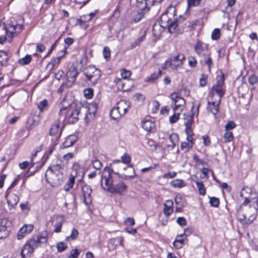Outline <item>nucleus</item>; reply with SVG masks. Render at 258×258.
Returning a JSON list of instances; mask_svg holds the SVG:
<instances>
[{
	"label": "nucleus",
	"mask_w": 258,
	"mask_h": 258,
	"mask_svg": "<svg viewBox=\"0 0 258 258\" xmlns=\"http://www.w3.org/2000/svg\"><path fill=\"white\" fill-rule=\"evenodd\" d=\"M188 65L191 68H195L197 65V61L194 57L189 56L188 58Z\"/></svg>",
	"instance_id": "59"
},
{
	"label": "nucleus",
	"mask_w": 258,
	"mask_h": 258,
	"mask_svg": "<svg viewBox=\"0 0 258 258\" xmlns=\"http://www.w3.org/2000/svg\"><path fill=\"white\" fill-rule=\"evenodd\" d=\"M19 201V198L16 194H11L7 197L8 204L12 208L17 204Z\"/></svg>",
	"instance_id": "28"
},
{
	"label": "nucleus",
	"mask_w": 258,
	"mask_h": 258,
	"mask_svg": "<svg viewBox=\"0 0 258 258\" xmlns=\"http://www.w3.org/2000/svg\"><path fill=\"white\" fill-rule=\"evenodd\" d=\"M110 116L111 119L113 120H118L122 116V115L120 114V112L116 109L115 106L111 110Z\"/></svg>",
	"instance_id": "32"
},
{
	"label": "nucleus",
	"mask_w": 258,
	"mask_h": 258,
	"mask_svg": "<svg viewBox=\"0 0 258 258\" xmlns=\"http://www.w3.org/2000/svg\"><path fill=\"white\" fill-rule=\"evenodd\" d=\"M169 139L171 143V144L168 145V146L173 149L175 147L176 143L178 140V136L176 133H173L169 136Z\"/></svg>",
	"instance_id": "37"
},
{
	"label": "nucleus",
	"mask_w": 258,
	"mask_h": 258,
	"mask_svg": "<svg viewBox=\"0 0 258 258\" xmlns=\"http://www.w3.org/2000/svg\"><path fill=\"white\" fill-rule=\"evenodd\" d=\"M92 190L91 186L85 184L82 187L83 201L86 205H89L92 203Z\"/></svg>",
	"instance_id": "18"
},
{
	"label": "nucleus",
	"mask_w": 258,
	"mask_h": 258,
	"mask_svg": "<svg viewBox=\"0 0 258 258\" xmlns=\"http://www.w3.org/2000/svg\"><path fill=\"white\" fill-rule=\"evenodd\" d=\"M120 74L123 80H127L132 74L130 71L124 69L121 71Z\"/></svg>",
	"instance_id": "50"
},
{
	"label": "nucleus",
	"mask_w": 258,
	"mask_h": 258,
	"mask_svg": "<svg viewBox=\"0 0 258 258\" xmlns=\"http://www.w3.org/2000/svg\"><path fill=\"white\" fill-rule=\"evenodd\" d=\"M170 97L174 102V107L173 108L174 111H176L179 108L184 106L185 104L184 99L180 96L178 93H172Z\"/></svg>",
	"instance_id": "17"
},
{
	"label": "nucleus",
	"mask_w": 258,
	"mask_h": 258,
	"mask_svg": "<svg viewBox=\"0 0 258 258\" xmlns=\"http://www.w3.org/2000/svg\"><path fill=\"white\" fill-rule=\"evenodd\" d=\"M78 231L76 228H73L71 230V233L70 235L66 237V240L67 241L75 240L78 238Z\"/></svg>",
	"instance_id": "33"
},
{
	"label": "nucleus",
	"mask_w": 258,
	"mask_h": 258,
	"mask_svg": "<svg viewBox=\"0 0 258 258\" xmlns=\"http://www.w3.org/2000/svg\"><path fill=\"white\" fill-rule=\"evenodd\" d=\"M79 72L75 67H71L67 73L66 76L67 82L66 85L68 87L72 86L76 81V77Z\"/></svg>",
	"instance_id": "15"
},
{
	"label": "nucleus",
	"mask_w": 258,
	"mask_h": 258,
	"mask_svg": "<svg viewBox=\"0 0 258 258\" xmlns=\"http://www.w3.org/2000/svg\"><path fill=\"white\" fill-rule=\"evenodd\" d=\"M45 178L46 181L52 186H55L61 184L63 176L48 168L45 172Z\"/></svg>",
	"instance_id": "10"
},
{
	"label": "nucleus",
	"mask_w": 258,
	"mask_h": 258,
	"mask_svg": "<svg viewBox=\"0 0 258 258\" xmlns=\"http://www.w3.org/2000/svg\"><path fill=\"white\" fill-rule=\"evenodd\" d=\"M195 50L199 55L202 54L205 51L208 50L209 48V45L207 43H204L201 41H197L195 46Z\"/></svg>",
	"instance_id": "22"
},
{
	"label": "nucleus",
	"mask_w": 258,
	"mask_h": 258,
	"mask_svg": "<svg viewBox=\"0 0 258 258\" xmlns=\"http://www.w3.org/2000/svg\"><path fill=\"white\" fill-rule=\"evenodd\" d=\"M164 214L169 216L173 211V203L172 200H167L166 203L164 204Z\"/></svg>",
	"instance_id": "25"
},
{
	"label": "nucleus",
	"mask_w": 258,
	"mask_h": 258,
	"mask_svg": "<svg viewBox=\"0 0 258 258\" xmlns=\"http://www.w3.org/2000/svg\"><path fill=\"white\" fill-rule=\"evenodd\" d=\"M171 185L174 187L181 188L185 186V183L183 180L181 179H177L172 181L171 182Z\"/></svg>",
	"instance_id": "43"
},
{
	"label": "nucleus",
	"mask_w": 258,
	"mask_h": 258,
	"mask_svg": "<svg viewBox=\"0 0 258 258\" xmlns=\"http://www.w3.org/2000/svg\"><path fill=\"white\" fill-rule=\"evenodd\" d=\"M185 58L184 54L179 53L169 59V66L172 70H177L183 64Z\"/></svg>",
	"instance_id": "14"
},
{
	"label": "nucleus",
	"mask_w": 258,
	"mask_h": 258,
	"mask_svg": "<svg viewBox=\"0 0 258 258\" xmlns=\"http://www.w3.org/2000/svg\"><path fill=\"white\" fill-rule=\"evenodd\" d=\"M175 12V8L174 7L172 6H169L166 11V14H167V19L166 20L168 23H166L167 24L165 25V27H168V31L170 33H174L176 28L178 26L177 23L179 21V19L182 18L181 16H179L178 18H176L175 20L171 21V20L168 18V15H170L171 16L174 15Z\"/></svg>",
	"instance_id": "11"
},
{
	"label": "nucleus",
	"mask_w": 258,
	"mask_h": 258,
	"mask_svg": "<svg viewBox=\"0 0 258 258\" xmlns=\"http://www.w3.org/2000/svg\"><path fill=\"white\" fill-rule=\"evenodd\" d=\"M48 169L52 170L57 174H61L63 176V167L60 164L54 165L49 167Z\"/></svg>",
	"instance_id": "34"
},
{
	"label": "nucleus",
	"mask_w": 258,
	"mask_h": 258,
	"mask_svg": "<svg viewBox=\"0 0 258 258\" xmlns=\"http://www.w3.org/2000/svg\"><path fill=\"white\" fill-rule=\"evenodd\" d=\"M31 59L32 58L31 55H26L24 57L19 59L18 60V63L20 65H26L30 62Z\"/></svg>",
	"instance_id": "42"
},
{
	"label": "nucleus",
	"mask_w": 258,
	"mask_h": 258,
	"mask_svg": "<svg viewBox=\"0 0 258 258\" xmlns=\"http://www.w3.org/2000/svg\"><path fill=\"white\" fill-rule=\"evenodd\" d=\"M33 229V226L31 224L25 225L19 231L17 237L18 239H21L26 235L30 233Z\"/></svg>",
	"instance_id": "21"
},
{
	"label": "nucleus",
	"mask_w": 258,
	"mask_h": 258,
	"mask_svg": "<svg viewBox=\"0 0 258 258\" xmlns=\"http://www.w3.org/2000/svg\"><path fill=\"white\" fill-rule=\"evenodd\" d=\"M48 234L46 232L42 233L40 235L34 236L29 239L23 246L21 250L22 258H28L34 252L40 243H45L47 241Z\"/></svg>",
	"instance_id": "2"
},
{
	"label": "nucleus",
	"mask_w": 258,
	"mask_h": 258,
	"mask_svg": "<svg viewBox=\"0 0 258 258\" xmlns=\"http://www.w3.org/2000/svg\"><path fill=\"white\" fill-rule=\"evenodd\" d=\"M181 149L184 152H187L189 149L192 147V143L183 142L181 144Z\"/></svg>",
	"instance_id": "47"
},
{
	"label": "nucleus",
	"mask_w": 258,
	"mask_h": 258,
	"mask_svg": "<svg viewBox=\"0 0 258 258\" xmlns=\"http://www.w3.org/2000/svg\"><path fill=\"white\" fill-rule=\"evenodd\" d=\"M216 80V84L214 85L211 90L210 98H215V95H217V99L221 100V98L224 96L226 91L224 85V75L222 74L218 76Z\"/></svg>",
	"instance_id": "6"
},
{
	"label": "nucleus",
	"mask_w": 258,
	"mask_h": 258,
	"mask_svg": "<svg viewBox=\"0 0 258 258\" xmlns=\"http://www.w3.org/2000/svg\"><path fill=\"white\" fill-rule=\"evenodd\" d=\"M103 53L105 59L107 60L110 57V51L108 47L106 46L104 47Z\"/></svg>",
	"instance_id": "62"
},
{
	"label": "nucleus",
	"mask_w": 258,
	"mask_h": 258,
	"mask_svg": "<svg viewBox=\"0 0 258 258\" xmlns=\"http://www.w3.org/2000/svg\"><path fill=\"white\" fill-rule=\"evenodd\" d=\"M86 109L87 111L82 112V113H84L85 117L89 119L93 118L95 116L97 111V109H95L94 108H89V107H88V108H86Z\"/></svg>",
	"instance_id": "36"
},
{
	"label": "nucleus",
	"mask_w": 258,
	"mask_h": 258,
	"mask_svg": "<svg viewBox=\"0 0 258 258\" xmlns=\"http://www.w3.org/2000/svg\"><path fill=\"white\" fill-rule=\"evenodd\" d=\"M139 9L141 11V12H138L137 14V15H136L134 17V21L135 22H139L142 19V18L144 17L145 13L147 12V11H145L144 10H142L140 9Z\"/></svg>",
	"instance_id": "48"
},
{
	"label": "nucleus",
	"mask_w": 258,
	"mask_h": 258,
	"mask_svg": "<svg viewBox=\"0 0 258 258\" xmlns=\"http://www.w3.org/2000/svg\"><path fill=\"white\" fill-rule=\"evenodd\" d=\"M23 27L22 25L12 23L6 24L4 28L6 36L0 37V43L4 44L6 41L11 42L13 38L18 33L21 32Z\"/></svg>",
	"instance_id": "5"
},
{
	"label": "nucleus",
	"mask_w": 258,
	"mask_h": 258,
	"mask_svg": "<svg viewBox=\"0 0 258 258\" xmlns=\"http://www.w3.org/2000/svg\"><path fill=\"white\" fill-rule=\"evenodd\" d=\"M77 140V137L74 135L68 136L61 145L62 148H67L73 145Z\"/></svg>",
	"instance_id": "24"
},
{
	"label": "nucleus",
	"mask_w": 258,
	"mask_h": 258,
	"mask_svg": "<svg viewBox=\"0 0 258 258\" xmlns=\"http://www.w3.org/2000/svg\"><path fill=\"white\" fill-rule=\"evenodd\" d=\"M220 37V30L219 29L216 28L212 32L211 38L213 40H217Z\"/></svg>",
	"instance_id": "46"
},
{
	"label": "nucleus",
	"mask_w": 258,
	"mask_h": 258,
	"mask_svg": "<svg viewBox=\"0 0 258 258\" xmlns=\"http://www.w3.org/2000/svg\"><path fill=\"white\" fill-rule=\"evenodd\" d=\"M75 180V176L71 174L69 176V180L64 185L63 188L64 190L68 191L73 187Z\"/></svg>",
	"instance_id": "30"
},
{
	"label": "nucleus",
	"mask_w": 258,
	"mask_h": 258,
	"mask_svg": "<svg viewBox=\"0 0 258 258\" xmlns=\"http://www.w3.org/2000/svg\"><path fill=\"white\" fill-rule=\"evenodd\" d=\"M162 74V71L159 70L158 73H153L147 78V81H154L157 79Z\"/></svg>",
	"instance_id": "51"
},
{
	"label": "nucleus",
	"mask_w": 258,
	"mask_h": 258,
	"mask_svg": "<svg viewBox=\"0 0 258 258\" xmlns=\"http://www.w3.org/2000/svg\"><path fill=\"white\" fill-rule=\"evenodd\" d=\"M121 162L124 164H129L131 161V157L127 154H124L121 157Z\"/></svg>",
	"instance_id": "58"
},
{
	"label": "nucleus",
	"mask_w": 258,
	"mask_h": 258,
	"mask_svg": "<svg viewBox=\"0 0 258 258\" xmlns=\"http://www.w3.org/2000/svg\"><path fill=\"white\" fill-rule=\"evenodd\" d=\"M84 95L87 99H91L93 96V90L92 89H86L84 91Z\"/></svg>",
	"instance_id": "54"
},
{
	"label": "nucleus",
	"mask_w": 258,
	"mask_h": 258,
	"mask_svg": "<svg viewBox=\"0 0 258 258\" xmlns=\"http://www.w3.org/2000/svg\"><path fill=\"white\" fill-rule=\"evenodd\" d=\"M200 103L195 101L192 103L191 107V113H183V120L184 124L185 126V130H191V125L194 121V116L195 115L198 116L199 112V107L200 106Z\"/></svg>",
	"instance_id": "8"
},
{
	"label": "nucleus",
	"mask_w": 258,
	"mask_h": 258,
	"mask_svg": "<svg viewBox=\"0 0 258 258\" xmlns=\"http://www.w3.org/2000/svg\"><path fill=\"white\" fill-rule=\"evenodd\" d=\"M257 216V209L254 206L250 205L248 206H243L242 204L240 206V209L237 211V217L240 221H244L247 219L251 222H252Z\"/></svg>",
	"instance_id": "4"
},
{
	"label": "nucleus",
	"mask_w": 258,
	"mask_h": 258,
	"mask_svg": "<svg viewBox=\"0 0 258 258\" xmlns=\"http://www.w3.org/2000/svg\"><path fill=\"white\" fill-rule=\"evenodd\" d=\"M92 163L94 168L97 170H100L102 167L101 162L97 159H95L92 161Z\"/></svg>",
	"instance_id": "57"
},
{
	"label": "nucleus",
	"mask_w": 258,
	"mask_h": 258,
	"mask_svg": "<svg viewBox=\"0 0 258 258\" xmlns=\"http://www.w3.org/2000/svg\"><path fill=\"white\" fill-rule=\"evenodd\" d=\"M130 106V102L126 100H120L115 106L122 116L127 112Z\"/></svg>",
	"instance_id": "19"
},
{
	"label": "nucleus",
	"mask_w": 258,
	"mask_h": 258,
	"mask_svg": "<svg viewBox=\"0 0 258 258\" xmlns=\"http://www.w3.org/2000/svg\"><path fill=\"white\" fill-rule=\"evenodd\" d=\"M129 82V80L117 79L116 81V85L118 89L122 91H127L130 90V86H127L126 84Z\"/></svg>",
	"instance_id": "27"
},
{
	"label": "nucleus",
	"mask_w": 258,
	"mask_h": 258,
	"mask_svg": "<svg viewBox=\"0 0 258 258\" xmlns=\"http://www.w3.org/2000/svg\"><path fill=\"white\" fill-rule=\"evenodd\" d=\"M48 106V101L46 99H44L42 101H40L37 105V107L39 110L42 112L45 110L46 107Z\"/></svg>",
	"instance_id": "44"
},
{
	"label": "nucleus",
	"mask_w": 258,
	"mask_h": 258,
	"mask_svg": "<svg viewBox=\"0 0 258 258\" xmlns=\"http://www.w3.org/2000/svg\"><path fill=\"white\" fill-rule=\"evenodd\" d=\"M142 127L148 132L154 133L156 131V125L154 122L147 120L143 122Z\"/></svg>",
	"instance_id": "23"
},
{
	"label": "nucleus",
	"mask_w": 258,
	"mask_h": 258,
	"mask_svg": "<svg viewBox=\"0 0 258 258\" xmlns=\"http://www.w3.org/2000/svg\"><path fill=\"white\" fill-rule=\"evenodd\" d=\"M240 196L244 199L242 203L243 206H246L250 203H256L258 201V194L248 186L242 188Z\"/></svg>",
	"instance_id": "9"
},
{
	"label": "nucleus",
	"mask_w": 258,
	"mask_h": 258,
	"mask_svg": "<svg viewBox=\"0 0 258 258\" xmlns=\"http://www.w3.org/2000/svg\"><path fill=\"white\" fill-rule=\"evenodd\" d=\"M224 139L225 143L232 141L233 139V135L231 132L226 131L224 135Z\"/></svg>",
	"instance_id": "45"
},
{
	"label": "nucleus",
	"mask_w": 258,
	"mask_h": 258,
	"mask_svg": "<svg viewBox=\"0 0 258 258\" xmlns=\"http://www.w3.org/2000/svg\"><path fill=\"white\" fill-rule=\"evenodd\" d=\"M8 221L6 219H0V238H3L7 236V223Z\"/></svg>",
	"instance_id": "26"
},
{
	"label": "nucleus",
	"mask_w": 258,
	"mask_h": 258,
	"mask_svg": "<svg viewBox=\"0 0 258 258\" xmlns=\"http://www.w3.org/2000/svg\"><path fill=\"white\" fill-rule=\"evenodd\" d=\"M167 19V14H163L161 17V23H157L153 25L152 27L153 34L157 38H159L161 33L164 31V28L165 27L164 25L165 23H168L166 21Z\"/></svg>",
	"instance_id": "12"
},
{
	"label": "nucleus",
	"mask_w": 258,
	"mask_h": 258,
	"mask_svg": "<svg viewBox=\"0 0 258 258\" xmlns=\"http://www.w3.org/2000/svg\"><path fill=\"white\" fill-rule=\"evenodd\" d=\"M67 110L64 118L66 123H75L79 120V116L82 114V112H86V107L81 105V104L75 103L71 104L68 107L60 108L59 113H62L63 111Z\"/></svg>",
	"instance_id": "3"
},
{
	"label": "nucleus",
	"mask_w": 258,
	"mask_h": 258,
	"mask_svg": "<svg viewBox=\"0 0 258 258\" xmlns=\"http://www.w3.org/2000/svg\"><path fill=\"white\" fill-rule=\"evenodd\" d=\"M204 61L205 64H206L208 67L209 71H211V66L213 64L212 59L210 56V54L209 53L208 54H204Z\"/></svg>",
	"instance_id": "40"
},
{
	"label": "nucleus",
	"mask_w": 258,
	"mask_h": 258,
	"mask_svg": "<svg viewBox=\"0 0 258 258\" xmlns=\"http://www.w3.org/2000/svg\"><path fill=\"white\" fill-rule=\"evenodd\" d=\"M236 126V124L233 121H228L226 123L225 129L226 131H229L233 129Z\"/></svg>",
	"instance_id": "56"
},
{
	"label": "nucleus",
	"mask_w": 258,
	"mask_h": 258,
	"mask_svg": "<svg viewBox=\"0 0 258 258\" xmlns=\"http://www.w3.org/2000/svg\"><path fill=\"white\" fill-rule=\"evenodd\" d=\"M86 82L91 85H95L101 76V71L93 66H90L84 71Z\"/></svg>",
	"instance_id": "7"
},
{
	"label": "nucleus",
	"mask_w": 258,
	"mask_h": 258,
	"mask_svg": "<svg viewBox=\"0 0 258 258\" xmlns=\"http://www.w3.org/2000/svg\"><path fill=\"white\" fill-rule=\"evenodd\" d=\"M86 109L87 111L82 112V113H84L85 117L89 119L93 118L95 116L97 111V109H95L94 108H89V107H88V108H86Z\"/></svg>",
	"instance_id": "35"
},
{
	"label": "nucleus",
	"mask_w": 258,
	"mask_h": 258,
	"mask_svg": "<svg viewBox=\"0 0 258 258\" xmlns=\"http://www.w3.org/2000/svg\"><path fill=\"white\" fill-rule=\"evenodd\" d=\"M61 57L62 56H60L52 58L51 60L48 63V67L50 68L51 70L53 69L54 67L57 66L59 64Z\"/></svg>",
	"instance_id": "39"
},
{
	"label": "nucleus",
	"mask_w": 258,
	"mask_h": 258,
	"mask_svg": "<svg viewBox=\"0 0 258 258\" xmlns=\"http://www.w3.org/2000/svg\"><path fill=\"white\" fill-rule=\"evenodd\" d=\"M112 169L106 167L104 168L101 179V186L103 189L113 194L122 195L127 189V186L120 182L113 186V180L111 175Z\"/></svg>",
	"instance_id": "1"
},
{
	"label": "nucleus",
	"mask_w": 258,
	"mask_h": 258,
	"mask_svg": "<svg viewBox=\"0 0 258 258\" xmlns=\"http://www.w3.org/2000/svg\"><path fill=\"white\" fill-rule=\"evenodd\" d=\"M123 170L128 169L132 173L131 174H122L119 175V177L124 179H127L128 178H134L136 176V173L132 165L128 166L123 168Z\"/></svg>",
	"instance_id": "29"
},
{
	"label": "nucleus",
	"mask_w": 258,
	"mask_h": 258,
	"mask_svg": "<svg viewBox=\"0 0 258 258\" xmlns=\"http://www.w3.org/2000/svg\"><path fill=\"white\" fill-rule=\"evenodd\" d=\"M123 238L121 236H118L115 238H112L109 239V243L115 246L121 245L123 246Z\"/></svg>",
	"instance_id": "31"
},
{
	"label": "nucleus",
	"mask_w": 258,
	"mask_h": 258,
	"mask_svg": "<svg viewBox=\"0 0 258 258\" xmlns=\"http://www.w3.org/2000/svg\"><path fill=\"white\" fill-rule=\"evenodd\" d=\"M185 132L186 134V140L187 141V143H192V145L194 144L193 142V133L192 131V130H185Z\"/></svg>",
	"instance_id": "49"
},
{
	"label": "nucleus",
	"mask_w": 258,
	"mask_h": 258,
	"mask_svg": "<svg viewBox=\"0 0 258 258\" xmlns=\"http://www.w3.org/2000/svg\"><path fill=\"white\" fill-rule=\"evenodd\" d=\"M258 81V78L255 75H250L248 78V82L251 85L257 83Z\"/></svg>",
	"instance_id": "61"
},
{
	"label": "nucleus",
	"mask_w": 258,
	"mask_h": 258,
	"mask_svg": "<svg viewBox=\"0 0 258 258\" xmlns=\"http://www.w3.org/2000/svg\"><path fill=\"white\" fill-rule=\"evenodd\" d=\"M8 59V53L4 50H0V64L1 65L5 64Z\"/></svg>",
	"instance_id": "41"
},
{
	"label": "nucleus",
	"mask_w": 258,
	"mask_h": 258,
	"mask_svg": "<svg viewBox=\"0 0 258 258\" xmlns=\"http://www.w3.org/2000/svg\"><path fill=\"white\" fill-rule=\"evenodd\" d=\"M210 203L212 207H218L219 205V200L217 198L212 197L210 199Z\"/></svg>",
	"instance_id": "55"
},
{
	"label": "nucleus",
	"mask_w": 258,
	"mask_h": 258,
	"mask_svg": "<svg viewBox=\"0 0 258 258\" xmlns=\"http://www.w3.org/2000/svg\"><path fill=\"white\" fill-rule=\"evenodd\" d=\"M91 20V16H90L89 15H85L81 16L80 19L79 21L80 22V24H82L84 23L89 22Z\"/></svg>",
	"instance_id": "64"
},
{
	"label": "nucleus",
	"mask_w": 258,
	"mask_h": 258,
	"mask_svg": "<svg viewBox=\"0 0 258 258\" xmlns=\"http://www.w3.org/2000/svg\"><path fill=\"white\" fill-rule=\"evenodd\" d=\"M207 83V76L205 74H202L201 78L200 79V86L204 87L206 85Z\"/></svg>",
	"instance_id": "63"
},
{
	"label": "nucleus",
	"mask_w": 258,
	"mask_h": 258,
	"mask_svg": "<svg viewBox=\"0 0 258 258\" xmlns=\"http://www.w3.org/2000/svg\"><path fill=\"white\" fill-rule=\"evenodd\" d=\"M221 101L217 98H211L208 101L207 110L215 116L219 112Z\"/></svg>",
	"instance_id": "16"
},
{
	"label": "nucleus",
	"mask_w": 258,
	"mask_h": 258,
	"mask_svg": "<svg viewBox=\"0 0 258 258\" xmlns=\"http://www.w3.org/2000/svg\"><path fill=\"white\" fill-rule=\"evenodd\" d=\"M195 183L198 187L200 195L205 196L206 195V187L203 182L197 181Z\"/></svg>",
	"instance_id": "38"
},
{
	"label": "nucleus",
	"mask_w": 258,
	"mask_h": 258,
	"mask_svg": "<svg viewBox=\"0 0 258 258\" xmlns=\"http://www.w3.org/2000/svg\"><path fill=\"white\" fill-rule=\"evenodd\" d=\"M56 248L58 252H62L66 249L67 245L63 242H60L57 243Z\"/></svg>",
	"instance_id": "53"
},
{
	"label": "nucleus",
	"mask_w": 258,
	"mask_h": 258,
	"mask_svg": "<svg viewBox=\"0 0 258 258\" xmlns=\"http://www.w3.org/2000/svg\"><path fill=\"white\" fill-rule=\"evenodd\" d=\"M184 237H186V235L185 233L177 235L175 241L176 242H178L183 245Z\"/></svg>",
	"instance_id": "60"
},
{
	"label": "nucleus",
	"mask_w": 258,
	"mask_h": 258,
	"mask_svg": "<svg viewBox=\"0 0 258 258\" xmlns=\"http://www.w3.org/2000/svg\"><path fill=\"white\" fill-rule=\"evenodd\" d=\"M62 129L59 127V123L55 122L52 125L49 130V135L54 137L55 141H58L61 134Z\"/></svg>",
	"instance_id": "20"
},
{
	"label": "nucleus",
	"mask_w": 258,
	"mask_h": 258,
	"mask_svg": "<svg viewBox=\"0 0 258 258\" xmlns=\"http://www.w3.org/2000/svg\"><path fill=\"white\" fill-rule=\"evenodd\" d=\"M136 6L139 9L145 11H148L152 6L158 5L163 0H136Z\"/></svg>",
	"instance_id": "13"
},
{
	"label": "nucleus",
	"mask_w": 258,
	"mask_h": 258,
	"mask_svg": "<svg viewBox=\"0 0 258 258\" xmlns=\"http://www.w3.org/2000/svg\"><path fill=\"white\" fill-rule=\"evenodd\" d=\"M180 112H176L174 111V114L169 117V122L173 124L175 123L179 119Z\"/></svg>",
	"instance_id": "52"
}]
</instances>
